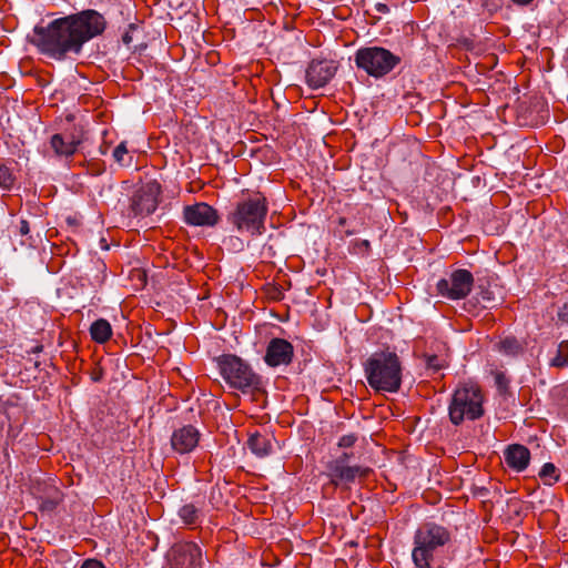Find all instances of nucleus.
<instances>
[{
	"label": "nucleus",
	"instance_id": "4be33fe9",
	"mask_svg": "<svg viewBox=\"0 0 568 568\" xmlns=\"http://www.w3.org/2000/svg\"><path fill=\"white\" fill-rule=\"evenodd\" d=\"M539 477L544 480L545 485H552L559 478L558 470L552 463H546L540 471Z\"/></svg>",
	"mask_w": 568,
	"mask_h": 568
},
{
	"label": "nucleus",
	"instance_id": "2f4dec72",
	"mask_svg": "<svg viewBox=\"0 0 568 568\" xmlns=\"http://www.w3.org/2000/svg\"><path fill=\"white\" fill-rule=\"evenodd\" d=\"M122 40H123V42H124L125 44H128V45H129V44L132 42V37H131L130 32H125V33L123 34V37H122Z\"/></svg>",
	"mask_w": 568,
	"mask_h": 568
},
{
	"label": "nucleus",
	"instance_id": "0eeeda50",
	"mask_svg": "<svg viewBox=\"0 0 568 568\" xmlns=\"http://www.w3.org/2000/svg\"><path fill=\"white\" fill-rule=\"evenodd\" d=\"M354 61L368 75L382 78L399 64L400 57L382 47H365L356 51Z\"/></svg>",
	"mask_w": 568,
	"mask_h": 568
},
{
	"label": "nucleus",
	"instance_id": "bb28decb",
	"mask_svg": "<svg viewBox=\"0 0 568 568\" xmlns=\"http://www.w3.org/2000/svg\"><path fill=\"white\" fill-rule=\"evenodd\" d=\"M355 442H356L355 435H353V434L344 435L339 438L338 446L339 447H351L355 444Z\"/></svg>",
	"mask_w": 568,
	"mask_h": 568
},
{
	"label": "nucleus",
	"instance_id": "ddd939ff",
	"mask_svg": "<svg viewBox=\"0 0 568 568\" xmlns=\"http://www.w3.org/2000/svg\"><path fill=\"white\" fill-rule=\"evenodd\" d=\"M336 65L334 61H312L306 70V83L312 89H320L326 85L335 75Z\"/></svg>",
	"mask_w": 568,
	"mask_h": 568
},
{
	"label": "nucleus",
	"instance_id": "e433bc0d",
	"mask_svg": "<svg viewBox=\"0 0 568 568\" xmlns=\"http://www.w3.org/2000/svg\"><path fill=\"white\" fill-rule=\"evenodd\" d=\"M47 507L51 509V508H53V507H54V504H53V503H48V506H47Z\"/></svg>",
	"mask_w": 568,
	"mask_h": 568
},
{
	"label": "nucleus",
	"instance_id": "9d476101",
	"mask_svg": "<svg viewBox=\"0 0 568 568\" xmlns=\"http://www.w3.org/2000/svg\"><path fill=\"white\" fill-rule=\"evenodd\" d=\"M203 558L200 546L192 541L175 544L170 554L171 568H202Z\"/></svg>",
	"mask_w": 568,
	"mask_h": 568
},
{
	"label": "nucleus",
	"instance_id": "7c9ffc66",
	"mask_svg": "<svg viewBox=\"0 0 568 568\" xmlns=\"http://www.w3.org/2000/svg\"><path fill=\"white\" fill-rule=\"evenodd\" d=\"M438 358L436 356H430L427 361V365L433 367L434 369H439L442 366L437 363Z\"/></svg>",
	"mask_w": 568,
	"mask_h": 568
},
{
	"label": "nucleus",
	"instance_id": "f03ea898",
	"mask_svg": "<svg viewBox=\"0 0 568 568\" xmlns=\"http://www.w3.org/2000/svg\"><path fill=\"white\" fill-rule=\"evenodd\" d=\"M452 541L450 531L438 524L425 523L413 535L412 561L416 568H434Z\"/></svg>",
	"mask_w": 568,
	"mask_h": 568
},
{
	"label": "nucleus",
	"instance_id": "6ab92c4d",
	"mask_svg": "<svg viewBox=\"0 0 568 568\" xmlns=\"http://www.w3.org/2000/svg\"><path fill=\"white\" fill-rule=\"evenodd\" d=\"M179 517L186 526H195L203 517L202 509L194 504H185L179 510Z\"/></svg>",
	"mask_w": 568,
	"mask_h": 568
},
{
	"label": "nucleus",
	"instance_id": "72a5a7b5",
	"mask_svg": "<svg viewBox=\"0 0 568 568\" xmlns=\"http://www.w3.org/2000/svg\"><path fill=\"white\" fill-rule=\"evenodd\" d=\"M377 10L379 12H386L387 11V7H386V4H381L379 3V4H377Z\"/></svg>",
	"mask_w": 568,
	"mask_h": 568
},
{
	"label": "nucleus",
	"instance_id": "393cba45",
	"mask_svg": "<svg viewBox=\"0 0 568 568\" xmlns=\"http://www.w3.org/2000/svg\"><path fill=\"white\" fill-rule=\"evenodd\" d=\"M128 154L125 142H121L113 151L114 160L120 164H125L124 156Z\"/></svg>",
	"mask_w": 568,
	"mask_h": 568
},
{
	"label": "nucleus",
	"instance_id": "aec40b11",
	"mask_svg": "<svg viewBox=\"0 0 568 568\" xmlns=\"http://www.w3.org/2000/svg\"><path fill=\"white\" fill-rule=\"evenodd\" d=\"M90 334L97 343L106 342L112 335V328L106 320L100 318L91 324Z\"/></svg>",
	"mask_w": 568,
	"mask_h": 568
},
{
	"label": "nucleus",
	"instance_id": "412c9836",
	"mask_svg": "<svg viewBox=\"0 0 568 568\" xmlns=\"http://www.w3.org/2000/svg\"><path fill=\"white\" fill-rule=\"evenodd\" d=\"M499 349L505 355L515 356L521 352L523 347L515 337H506L499 343Z\"/></svg>",
	"mask_w": 568,
	"mask_h": 568
},
{
	"label": "nucleus",
	"instance_id": "5701e85b",
	"mask_svg": "<svg viewBox=\"0 0 568 568\" xmlns=\"http://www.w3.org/2000/svg\"><path fill=\"white\" fill-rule=\"evenodd\" d=\"M475 298L483 307H489L496 301L494 292L483 285L477 286Z\"/></svg>",
	"mask_w": 568,
	"mask_h": 568
},
{
	"label": "nucleus",
	"instance_id": "423d86ee",
	"mask_svg": "<svg viewBox=\"0 0 568 568\" xmlns=\"http://www.w3.org/2000/svg\"><path fill=\"white\" fill-rule=\"evenodd\" d=\"M217 367L225 383L234 389L248 392L260 385V377L242 358L227 354L217 358Z\"/></svg>",
	"mask_w": 568,
	"mask_h": 568
},
{
	"label": "nucleus",
	"instance_id": "c85d7f7f",
	"mask_svg": "<svg viewBox=\"0 0 568 568\" xmlns=\"http://www.w3.org/2000/svg\"><path fill=\"white\" fill-rule=\"evenodd\" d=\"M558 317L562 323H568V304H565L558 312Z\"/></svg>",
	"mask_w": 568,
	"mask_h": 568
},
{
	"label": "nucleus",
	"instance_id": "6e6552de",
	"mask_svg": "<svg viewBox=\"0 0 568 568\" xmlns=\"http://www.w3.org/2000/svg\"><path fill=\"white\" fill-rule=\"evenodd\" d=\"M473 286L474 276L464 268L453 271L447 277L440 278L436 284L438 294L452 301L465 298L470 293Z\"/></svg>",
	"mask_w": 568,
	"mask_h": 568
},
{
	"label": "nucleus",
	"instance_id": "473e14b6",
	"mask_svg": "<svg viewBox=\"0 0 568 568\" xmlns=\"http://www.w3.org/2000/svg\"><path fill=\"white\" fill-rule=\"evenodd\" d=\"M514 3L518 4V6H527L529 4L530 2H532L534 0H511Z\"/></svg>",
	"mask_w": 568,
	"mask_h": 568
},
{
	"label": "nucleus",
	"instance_id": "f257e3e1",
	"mask_svg": "<svg viewBox=\"0 0 568 568\" xmlns=\"http://www.w3.org/2000/svg\"><path fill=\"white\" fill-rule=\"evenodd\" d=\"M105 24L102 14L84 10L54 19L45 27L37 26L31 43L49 58L63 60L70 54H79L85 42L104 31Z\"/></svg>",
	"mask_w": 568,
	"mask_h": 568
},
{
	"label": "nucleus",
	"instance_id": "4468645a",
	"mask_svg": "<svg viewBox=\"0 0 568 568\" xmlns=\"http://www.w3.org/2000/svg\"><path fill=\"white\" fill-rule=\"evenodd\" d=\"M293 354L294 348L290 342L283 338H273L267 345L264 361L271 367L288 365Z\"/></svg>",
	"mask_w": 568,
	"mask_h": 568
},
{
	"label": "nucleus",
	"instance_id": "9b49d317",
	"mask_svg": "<svg viewBox=\"0 0 568 568\" xmlns=\"http://www.w3.org/2000/svg\"><path fill=\"white\" fill-rule=\"evenodd\" d=\"M183 220L192 226H214L219 222V214L211 205L199 202L183 209Z\"/></svg>",
	"mask_w": 568,
	"mask_h": 568
},
{
	"label": "nucleus",
	"instance_id": "2eb2a0df",
	"mask_svg": "<svg viewBox=\"0 0 568 568\" xmlns=\"http://www.w3.org/2000/svg\"><path fill=\"white\" fill-rule=\"evenodd\" d=\"M158 189L148 186L138 191L132 199V211L135 215L152 214L158 207Z\"/></svg>",
	"mask_w": 568,
	"mask_h": 568
},
{
	"label": "nucleus",
	"instance_id": "c9c22d12",
	"mask_svg": "<svg viewBox=\"0 0 568 568\" xmlns=\"http://www.w3.org/2000/svg\"><path fill=\"white\" fill-rule=\"evenodd\" d=\"M104 242H105V240L102 239L101 240V247L104 248V250H108V245L106 244L104 245Z\"/></svg>",
	"mask_w": 568,
	"mask_h": 568
},
{
	"label": "nucleus",
	"instance_id": "a878e982",
	"mask_svg": "<svg viewBox=\"0 0 568 568\" xmlns=\"http://www.w3.org/2000/svg\"><path fill=\"white\" fill-rule=\"evenodd\" d=\"M567 364L568 358L562 354L560 349H558L556 356L550 359V365L555 367H564Z\"/></svg>",
	"mask_w": 568,
	"mask_h": 568
},
{
	"label": "nucleus",
	"instance_id": "a211bd4d",
	"mask_svg": "<svg viewBox=\"0 0 568 568\" xmlns=\"http://www.w3.org/2000/svg\"><path fill=\"white\" fill-rule=\"evenodd\" d=\"M247 446L255 456L263 458L273 452V438L256 433L250 436Z\"/></svg>",
	"mask_w": 568,
	"mask_h": 568
},
{
	"label": "nucleus",
	"instance_id": "dca6fc26",
	"mask_svg": "<svg viewBox=\"0 0 568 568\" xmlns=\"http://www.w3.org/2000/svg\"><path fill=\"white\" fill-rule=\"evenodd\" d=\"M81 141L79 133H57L51 136L50 145L57 155L69 158L77 152Z\"/></svg>",
	"mask_w": 568,
	"mask_h": 568
},
{
	"label": "nucleus",
	"instance_id": "c756f323",
	"mask_svg": "<svg viewBox=\"0 0 568 568\" xmlns=\"http://www.w3.org/2000/svg\"><path fill=\"white\" fill-rule=\"evenodd\" d=\"M19 232L21 235H27L30 232L29 223L26 220H21L19 224Z\"/></svg>",
	"mask_w": 568,
	"mask_h": 568
},
{
	"label": "nucleus",
	"instance_id": "7ed1b4c3",
	"mask_svg": "<svg viewBox=\"0 0 568 568\" xmlns=\"http://www.w3.org/2000/svg\"><path fill=\"white\" fill-rule=\"evenodd\" d=\"M368 385L377 392L396 393L402 385V363L396 353H373L364 363Z\"/></svg>",
	"mask_w": 568,
	"mask_h": 568
},
{
	"label": "nucleus",
	"instance_id": "39448f33",
	"mask_svg": "<svg viewBox=\"0 0 568 568\" xmlns=\"http://www.w3.org/2000/svg\"><path fill=\"white\" fill-rule=\"evenodd\" d=\"M484 397L478 386L464 384L454 392L449 406V420L458 426L467 420H476L484 415Z\"/></svg>",
	"mask_w": 568,
	"mask_h": 568
},
{
	"label": "nucleus",
	"instance_id": "1a4fd4ad",
	"mask_svg": "<svg viewBox=\"0 0 568 568\" xmlns=\"http://www.w3.org/2000/svg\"><path fill=\"white\" fill-rule=\"evenodd\" d=\"M348 455L343 453L327 464V476L334 486H349L357 477H364L369 468L363 466H348Z\"/></svg>",
	"mask_w": 568,
	"mask_h": 568
},
{
	"label": "nucleus",
	"instance_id": "f8f14e48",
	"mask_svg": "<svg viewBox=\"0 0 568 568\" xmlns=\"http://www.w3.org/2000/svg\"><path fill=\"white\" fill-rule=\"evenodd\" d=\"M200 436L196 427L184 425L172 433L171 447L178 454H189L197 447Z\"/></svg>",
	"mask_w": 568,
	"mask_h": 568
},
{
	"label": "nucleus",
	"instance_id": "cd10ccee",
	"mask_svg": "<svg viewBox=\"0 0 568 568\" xmlns=\"http://www.w3.org/2000/svg\"><path fill=\"white\" fill-rule=\"evenodd\" d=\"M80 568H104V565L97 559H87L82 562Z\"/></svg>",
	"mask_w": 568,
	"mask_h": 568
},
{
	"label": "nucleus",
	"instance_id": "20e7f679",
	"mask_svg": "<svg viewBox=\"0 0 568 568\" xmlns=\"http://www.w3.org/2000/svg\"><path fill=\"white\" fill-rule=\"evenodd\" d=\"M267 212L268 205L265 196L256 193L239 201L229 214L227 221L240 233L261 235L265 231Z\"/></svg>",
	"mask_w": 568,
	"mask_h": 568
},
{
	"label": "nucleus",
	"instance_id": "f3484780",
	"mask_svg": "<svg viewBox=\"0 0 568 568\" xmlns=\"http://www.w3.org/2000/svg\"><path fill=\"white\" fill-rule=\"evenodd\" d=\"M504 462L513 470L517 473L524 471L529 465L530 452L524 445H509L504 450Z\"/></svg>",
	"mask_w": 568,
	"mask_h": 568
},
{
	"label": "nucleus",
	"instance_id": "f704fd0d",
	"mask_svg": "<svg viewBox=\"0 0 568 568\" xmlns=\"http://www.w3.org/2000/svg\"><path fill=\"white\" fill-rule=\"evenodd\" d=\"M503 379H504V376L501 374H498L497 377H496V381H497L498 385L503 384Z\"/></svg>",
	"mask_w": 568,
	"mask_h": 568
},
{
	"label": "nucleus",
	"instance_id": "b1692460",
	"mask_svg": "<svg viewBox=\"0 0 568 568\" xmlns=\"http://www.w3.org/2000/svg\"><path fill=\"white\" fill-rule=\"evenodd\" d=\"M14 178L11 170L4 165H0V187L10 190L13 185Z\"/></svg>",
	"mask_w": 568,
	"mask_h": 568
}]
</instances>
